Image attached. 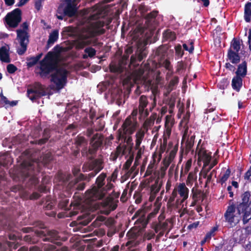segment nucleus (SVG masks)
<instances>
[{"mask_svg":"<svg viewBox=\"0 0 251 251\" xmlns=\"http://www.w3.org/2000/svg\"><path fill=\"white\" fill-rule=\"evenodd\" d=\"M229 49H231L232 50H233L234 52L239 53L241 49L240 40L239 39L234 38L230 43V47Z\"/></svg>","mask_w":251,"mask_h":251,"instance_id":"35","label":"nucleus"},{"mask_svg":"<svg viewBox=\"0 0 251 251\" xmlns=\"http://www.w3.org/2000/svg\"><path fill=\"white\" fill-rule=\"evenodd\" d=\"M42 248L44 251H67L68 250V248L66 247L59 249L50 244H45Z\"/></svg>","mask_w":251,"mask_h":251,"instance_id":"31","label":"nucleus"},{"mask_svg":"<svg viewBox=\"0 0 251 251\" xmlns=\"http://www.w3.org/2000/svg\"><path fill=\"white\" fill-rule=\"evenodd\" d=\"M4 22L12 28L17 27L22 21V11L17 8L8 13L4 18Z\"/></svg>","mask_w":251,"mask_h":251,"instance_id":"6","label":"nucleus"},{"mask_svg":"<svg viewBox=\"0 0 251 251\" xmlns=\"http://www.w3.org/2000/svg\"><path fill=\"white\" fill-rule=\"evenodd\" d=\"M36 235H31L30 234L25 236L24 240L30 243L36 244L38 242V240L36 237L41 238L43 241H49L52 243H55L58 245H60L61 243L60 242H56L58 240L59 236L58 233L55 230H37L35 232Z\"/></svg>","mask_w":251,"mask_h":251,"instance_id":"5","label":"nucleus"},{"mask_svg":"<svg viewBox=\"0 0 251 251\" xmlns=\"http://www.w3.org/2000/svg\"><path fill=\"white\" fill-rule=\"evenodd\" d=\"M75 144L77 148L87 145V140L83 136L78 135L75 139Z\"/></svg>","mask_w":251,"mask_h":251,"instance_id":"36","label":"nucleus"},{"mask_svg":"<svg viewBox=\"0 0 251 251\" xmlns=\"http://www.w3.org/2000/svg\"><path fill=\"white\" fill-rule=\"evenodd\" d=\"M163 66L168 70L171 71L172 70V67L171 66V63L170 61L166 59L163 62Z\"/></svg>","mask_w":251,"mask_h":251,"instance_id":"64","label":"nucleus"},{"mask_svg":"<svg viewBox=\"0 0 251 251\" xmlns=\"http://www.w3.org/2000/svg\"><path fill=\"white\" fill-rule=\"evenodd\" d=\"M85 54L82 55L83 59H87L88 57L93 58L96 54V50L92 47H87L84 49Z\"/></svg>","mask_w":251,"mask_h":251,"instance_id":"33","label":"nucleus"},{"mask_svg":"<svg viewBox=\"0 0 251 251\" xmlns=\"http://www.w3.org/2000/svg\"><path fill=\"white\" fill-rule=\"evenodd\" d=\"M244 19L246 23L251 22V2H247L245 5Z\"/></svg>","mask_w":251,"mask_h":251,"instance_id":"26","label":"nucleus"},{"mask_svg":"<svg viewBox=\"0 0 251 251\" xmlns=\"http://www.w3.org/2000/svg\"><path fill=\"white\" fill-rule=\"evenodd\" d=\"M101 117H103V115L101 116ZM100 117H98L97 118V120H98L97 124H96V126L95 128V131H102L105 126V122L101 119Z\"/></svg>","mask_w":251,"mask_h":251,"instance_id":"41","label":"nucleus"},{"mask_svg":"<svg viewBox=\"0 0 251 251\" xmlns=\"http://www.w3.org/2000/svg\"><path fill=\"white\" fill-rule=\"evenodd\" d=\"M76 9L72 4L67 3L66 6L64 8V14L66 16L72 17L76 13Z\"/></svg>","mask_w":251,"mask_h":251,"instance_id":"29","label":"nucleus"},{"mask_svg":"<svg viewBox=\"0 0 251 251\" xmlns=\"http://www.w3.org/2000/svg\"><path fill=\"white\" fill-rule=\"evenodd\" d=\"M57 55L55 52L49 51L40 62V72L39 74L42 78L49 77L50 75V81L53 82L58 89H62L67 80L68 72L63 68H58L57 64Z\"/></svg>","mask_w":251,"mask_h":251,"instance_id":"1","label":"nucleus"},{"mask_svg":"<svg viewBox=\"0 0 251 251\" xmlns=\"http://www.w3.org/2000/svg\"><path fill=\"white\" fill-rule=\"evenodd\" d=\"M91 150V147L90 146L88 149L87 146H84V148L81 151L82 156L83 157H86L89 160L94 159L97 153L96 152L91 153V152H90Z\"/></svg>","mask_w":251,"mask_h":251,"instance_id":"28","label":"nucleus"},{"mask_svg":"<svg viewBox=\"0 0 251 251\" xmlns=\"http://www.w3.org/2000/svg\"><path fill=\"white\" fill-rule=\"evenodd\" d=\"M196 153L198 156V161H202L203 162V167L208 166L211 159V152H207V151L204 148L201 147L199 149V145L196 149Z\"/></svg>","mask_w":251,"mask_h":251,"instance_id":"14","label":"nucleus"},{"mask_svg":"<svg viewBox=\"0 0 251 251\" xmlns=\"http://www.w3.org/2000/svg\"><path fill=\"white\" fill-rule=\"evenodd\" d=\"M27 94L29 99L34 101L42 97L46 96L47 94L45 90V86L37 82L34 83L31 89L27 90Z\"/></svg>","mask_w":251,"mask_h":251,"instance_id":"7","label":"nucleus"},{"mask_svg":"<svg viewBox=\"0 0 251 251\" xmlns=\"http://www.w3.org/2000/svg\"><path fill=\"white\" fill-rule=\"evenodd\" d=\"M106 178V174L104 173H102L97 177L96 180V186H94L92 189L86 191L90 198L95 197L99 192V190L103 187L105 183Z\"/></svg>","mask_w":251,"mask_h":251,"instance_id":"9","label":"nucleus"},{"mask_svg":"<svg viewBox=\"0 0 251 251\" xmlns=\"http://www.w3.org/2000/svg\"><path fill=\"white\" fill-rule=\"evenodd\" d=\"M118 174V170L117 169H115L113 171L111 176L108 177L107 178L110 179V180H112L113 182H115L117 179Z\"/></svg>","mask_w":251,"mask_h":251,"instance_id":"58","label":"nucleus"},{"mask_svg":"<svg viewBox=\"0 0 251 251\" xmlns=\"http://www.w3.org/2000/svg\"><path fill=\"white\" fill-rule=\"evenodd\" d=\"M138 126L136 121H132L130 116L127 117L123 123L121 127L119 129V136L124 139L125 142L130 149L133 146L132 138L130 136L136 130Z\"/></svg>","mask_w":251,"mask_h":251,"instance_id":"4","label":"nucleus"},{"mask_svg":"<svg viewBox=\"0 0 251 251\" xmlns=\"http://www.w3.org/2000/svg\"><path fill=\"white\" fill-rule=\"evenodd\" d=\"M241 202L235 207L232 204L229 205L224 214V217L231 227L235 226L241 219L243 214V222L247 224L251 219V192H244L241 195Z\"/></svg>","mask_w":251,"mask_h":251,"instance_id":"2","label":"nucleus"},{"mask_svg":"<svg viewBox=\"0 0 251 251\" xmlns=\"http://www.w3.org/2000/svg\"><path fill=\"white\" fill-rule=\"evenodd\" d=\"M241 235H243V234L240 231H237L233 233V236L235 242H240L243 240L241 238Z\"/></svg>","mask_w":251,"mask_h":251,"instance_id":"52","label":"nucleus"},{"mask_svg":"<svg viewBox=\"0 0 251 251\" xmlns=\"http://www.w3.org/2000/svg\"><path fill=\"white\" fill-rule=\"evenodd\" d=\"M177 189L176 188H175L173 190V191L172 193V194L168 200V203H170V204L172 203L175 201V199L176 198V197L177 196Z\"/></svg>","mask_w":251,"mask_h":251,"instance_id":"54","label":"nucleus"},{"mask_svg":"<svg viewBox=\"0 0 251 251\" xmlns=\"http://www.w3.org/2000/svg\"><path fill=\"white\" fill-rule=\"evenodd\" d=\"M133 160V157H130L124 164L123 169L125 170V171L128 170L132 164Z\"/></svg>","mask_w":251,"mask_h":251,"instance_id":"51","label":"nucleus"},{"mask_svg":"<svg viewBox=\"0 0 251 251\" xmlns=\"http://www.w3.org/2000/svg\"><path fill=\"white\" fill-rule=\"evenodd\" d=\"M231 171L230 169H227L224 174L222 176L219 182L223 185L229 178Z\"/></svg>","mask_w":251,"mask_h":251,"instance_id":"45","label":"nucleus"},{"mask_svg":"<svg viewBox=\"0 0 251 251\" xmlns=\"http://www.w3.org/2000/svg\"><path fill=\"white\" fill-rule=\"evenodd\" d=\"M194 42L193 40H189V45L190 47H189L186 44H183L182 45L183 49L186 50L188 51L190 53H192L194 50Z\"/></svg>","mask_w":251,"mask_h":251,"instance_id":"43","label":"nucleus"},{"mask_svg":"<svg viewBox=\"0 0 251 251\" xmlns=\"http://www.w3.org/2000/svg\"><path fill=\"white\" fill-rule=\"evenodd\" d=\"M163 37L165 40L173 41L176 39V34L175 32L170 29H167L163 33Z\"/></svg>","mask_w":251,"mask_h":251,"instance_id":"32","label":"nucleus"},{"mask_svg":"<svg viewBox=\"0 0 251 251\" xmlns=\"http://www.w3.org/2000/svg\"><path fill=\"white\" fill-rule=\"evenodd\" d=\"M197 176H196V174L193 172H190L188 174L186 183V185L188 186H191L194 181L196 179Z\"/></svg>","mask_w":251,"mask_h":251,"instance_id":"42","label":"nucleus"},{"mask_svg":"<svg viewBox=\"0 0 251 251\" xmlns=\"http://www.w3.org/2000/svg\"><path fill=\"white\" fill-rule=\"evenodd\" d=\"M192 165V160L191 159H189L186 162L185 167H184V173L185 174H187L190 170V168Z\"/></svg>","mask_w":251,"mask_h":251,"instance_id":"61","label":"nucleus"},{"mask_svg":"<svg viewBox=\"0 0 251 251\" xmlns=\"http://www.w3.org/2000/svg\"><path fill=\"white\" fill-rule=\"evenodd\" d=\"M59 32L58 30H54L50 34L46 46V48L48 49L57 40Z\"/></svg>","mask_w":251,"mask_h":251,"instance_id":"24","label":"nucleus"},{"mask_svg":"<svg viewBox=\"0 0 251 251\" xmlns=\"http://www.w3.org/2000/svg\"><path fill=\"white\" fill-rule=\"evenodd\" d=\"M176 151H177V150H175V149H174L173 150L171 151V152H170L169 160L167 161V162L165 164V166L167 167L169 166V165L170 164L172 160L175 157V156L176 155Z\"/></svg>","mask_w":251,"mask_h":251,"instance_id":"53","label":"nucleus"},{"mask_svg":"<svg viewBox=\"0 0 251 251\" xmlns=\"http://www.w3.org/2000/svg\"><path fill=\"white\" fill-rule=\"evenodd\" d=\"M145 132L142 129H139L135 134V149L136 150H139L141 145V144L144 138Z\"/></svg>","mask_w":251,"mask_h":251,"instance_id":"23","label":"nucleus"},{"mask_svg":"<svg viewBox=\"0 0 251 251\" xmlns=\"http://www.w3.org/2000/svg\"><path fill=\"white\" fill-rule=\"evenodd\" d=\"M43 55L42 53H39L36 56H33L27 58V66L28 67H31L36 65L39 61Z\"/></svg>","mask_w":251,"mask_h":251,"instance_id":"34","label":"nucleus"},{"mask_svg":"<svg viewBox=\"0 0 251 251\" xmlns=\"http://www.w3.org/2000/svg\"><path fill=\"white\" fill-rule=\"evenodd\" d=\"M54 204L52 202H47L44 206L45 210H51L53 208Z\"/></svg>","mask_w":251,"mask_h":251,"instance_id":"63","label":"nucleus"},{"mask_svg":"<svg viewBox=\"0 0 251 251\" xmlns=\"http://www.w3.org/2000/svg\"><path fill=\"white\" fill-rule=\"evenodd\" d=\"M94 171L89 173L87 176H86L84 174H80L78 177V178L80 180H86L88 181H89L91 179L94 177L99 172H97V171L93 169Z\"/></svg>","mask_w":251,"mask_h":251,"instance_id":"37","label":"nucleus"},{"mask_svg":"<svg viewBox=\"0 0 251 251\" xmlns=\"http://www.w3.org/2000/svg\"><path fill=\"white\" fill-rule=\"evenodd\" d=\"M218 230V226H214L212 227V228L207 232L205 235L206 239H211L212 236H214L215 234V232Z\"/></svg>","mask_w":251,"mask_h":251,"instance_id":"48","label":"nucleus"},{"mask_svg":"<svg viewBox=\"0 0 251 251\" xmlns=\"http://www.w3.org/2000/svg\"><path fill=\"white\" fill-rule=\"evenodd\" d=\"M93 160L89 166L85 164L83 165L82 168L83 172H85L95 169L97 171V172H99L103 169L102 164L103 161L102 158L99 157Z\"/></svg>","mask_w":251,"mask_h":251,"instance_id":"12","label":"nucleus"},{"mask_svg":"<svg viewBox=\"0 0 251 251\" xmlns=\"http://www.w3.org/2000/svg\"><path fill=\"white\" fill-rule=\"evenodd\" d=\"M16 39L19 41L20 47L17 49V52L19 55L24 54L27 50L29 42L30 35L28 32H24L21 30H16Z\"/></svg>","mask_w":251,"mask_h":251,"instance_id":"8","label":"nucleus"},{"mask_svg":"<svg viewBox=\"0 0 251 251\" xmlns=\"http://www.w3.org/2000/svg\"><path fill=\"white\" fill-rule=\"evenodd\" d=\"M226 57V60H229L233 64H237L240 62L241 57L239 53L234 52L231 49H228Z\"/></svg>","mask_w":251,"mask_h":251,"instance_id":"19","label":"nucleus"},{"mask_svg":"<svg viewBox=\"0 0 251 251\" xmlns=\"http://www.w3.org/2000/svg\"><path fill=\"white\" fill-rule=\"evenodd\" d=\"M175 52L176 55L179 57H182L184 54L183 51L182 50V47L180 44L175 47Z\"/></svg>","mask_w":251,"mask_h":251,"instance_id":"50","label":"nucleus"},{"mask_svg":"<svg viewBox=\"0 0 251 251\" xmlns=\"http://www.w3.org/2000/svg\"><path fill=\"white\" fill-rule=\"evenodd\" d=\"M155 215V213L151 212L150 213L147 218H146L144 212L142 209L138 210L132 218V220H134L135 218L139 217V218L136 221V223H139L142 224V226L146 225L149 222V221Z\"/></svg>","mask_w":251,"mask_h":251,"instance_id":"13","label":"nucleus"},{"mask_svg":"<svg viewBox=\"0 0 251 251\" xmlns=\"http://www.w3.org/2000/svg\"><path fill=\"white\" fill-rule=\"evenodd\" d=\"M127 191H128L127 188H126L124 190V191L122 193V196L120 198V200L123 202H124L127 201L126 196L127 194Z\"/></svg>","mask_w":251,"mask_h":251,"instance_id":"59","label":"nucleus"},{"mask_svg":"<svg viewBox=\"0 0 251 251\" xmlns=\"http://www.w3.org/2000/svg\"><path fill=\"white\" fill-rule=\"evenodd\" d=\"M157 14L158 12L157 11H152L147 14L145 16V19L146 20V23L148 24H150L155 19Z\"/></svg>","mask_w":251,"mask_h":251,"instance_id":"40","label":"nucleus"},{"mask_svg":"<svg viewBox=\"0 0 251 251\" xmlns=\"http://www.w3.org/2000/svg\"><path fill=\"white\" fill-rule=\"evenodd\" d=\"M0 60L5 63H9L11 62L9 50L5 46H2L0 48Z\"/></svg>","mask_w":251,"mask_h":251,"instance_id":"22","label":"nucleus"},{"mask_svg":"<svg viewBox=\"0 0 251 251\" xmlns=\"http://www.w3.org/2000/svg\"><path fill=\"white\" fill-rule=\"evenodd\" d=\"M190 113L187 112L183 117L182 119L180 122V124L184 123L185 125H187L190 118Z\"/></svg>","mask_w":251,"mask_h":251,"instance_id":"60","label":"nucleus"},{"mask_svg":"<svg viewBox=\"0 0 251 251\" xmlns=\"http://www.w3.org/2000/svg\"><path fill=\"white\" fill-rule=\"evenodd\" d=\"M124 67L122 65H120L119 63H118V65H112L110 66V70L111 72L113 73H122L123 71V69Z\"/></svg>","mask_w":251,"mask_h":251,"instance_id":"47","label":"nucleus"},{"mask_svg":"<svg viewBox=\"0 0 251 251\" xmlns=\"http://www.w3.org/2000/svg\"><path fill=\"white\" fill-rule=\"evenodd\" d=\"M50 136V130L48 128H46L43 131L42 138L38 140H34L31 142V143L33 144L42 146L45 144L48 141Z\"/></svg>","mask_w":251,"mask_h":251,"instance_id":"18","label":"nucleus"},{"mask_svg":"<svg viewBox=\"0 0 251 251\" xmlns=\"http://www.w3.org/2000/svg\"><path fill=\"white\" fill-rule=\"evenodd\" d=\"M104 136L101 133H96L90 138L89 146L91 147L90 152H96L100 149L103 145Z\"/></svg>","mask_w":251,"mask_h":251,"instance_id":"10","label":"nucleus"},{"mask_svg":"<svg viewBox=\"0 0 251 251\" xmlns=\"http://www.w3.org/2000/svg\"><path fill=\"white\" fill-rule=\"evenodd\" d=\"M7 71L9 74L15 73L18 70L17 67L13 64H9L6 67Z\"/></svg>","mask_w":251,"mask_h":251,"instance_id":"49","label":"nucleus"},{"mask_svg":"<svg viewBox=\"0 0 251 251\" xmlns=\"http://www.w3.org/2000/svg\"><path fill=\"white\" fill-rule=\"evenodd\" d=\"M147 55V51L146 49H139L137 51L135 55H131L130 59V66L136 67L139 64L138 62H140L145 58Z\"/></svg>","mask_w":251,"mask_h":251,"instance_id":"15","label":"nucleus"},{"mask_svg":"<svg viewBox=\"0 0 251 251\" xmlns=\"http://www.w3.org/2000/svg\"><path fill=\"white\" fill-rule=\"evenodd\" d=\"M191 191V196L193 200H196L197 201L201 200L202 201L204 200L205 194L201 190L195 189L193 187Z\"/></svg>","mask_w":251,"mask_h":251,"instance_id":"30","label":"nucleus"},{"mask_svg":"<svg viewBox=\"0 0 251 251\" xmlns=\"http://www.w3.org/2000/svg\"><path fill=\"white\" fill-rule=\"evenodd\" d=\"M189 190L188 188L186 186L185 183H180L177 187V192H178L180 197L182 198L181 201H180V204H183L185 200L188 198Z\"/></svg>","mask_w":251,"mask_h":251,"instance_id":"17","label":"nucleus"},{"mask_svg":"<svg viewBox=\"0 0 251 251\" xmlns=\"http://www.w3.org/2000/svg\"><path fill=\"white\" fill-rule=\"evenodd\" d=\"M235 75L242 77H245L247 74V62L245 60L237 66Z\"/></svg>","mask_w":251,"mask_h":251,"instance_id":"21","label":"nucleus"},{"mask_svg":"<svg viewBox=\"0 0 251 251\" xmlns=\"http://www.w3.org/2000/svg\"><path fill=\"white\" fill-rule=\"evenodd\" d=\"M105 22L103 20H99L92 22L88 27L82 29L75 41V49L81 50L90 45L92 44L91 38L105 32V30L103 28Z\"/></svg>","mask_w":251,"mask_h":251,"instance_id":"3","label":"nucleus"},{"mask_svg":"<svg viewBox=\"0 0 251 251\" xmlns=\"http://www.w3.org/2000/svg\"><path fill=\"white\" fill-rule=\"evenodd\" d=\"M149 103L148 98L145 95H142L139 99V113L141 115L145 114L146 116H148L149 113L147 109H145Z\"/></svg>","mask_w":251,"mask_h":251,"instance_id":"16","label":"nucleus"},{"mask_svg":"<svg viewBox=\"0 0 251 251\" xmlns=\"http://www.w3.org/2000/svg\"><path fill=\"white\" fill-rule=\"evenodd\" d=\"M18 103L17 101L13 100L10 101L7 98L3 96L2 92L0 94V106H14Z\"/></svg>","mask_w":251,"mask_h":251,"instance_id":"27","label":"nucleus"},{"mask_svg":"<svg viewBox=\"0 0 251 251\" xmlns=\"http://www.w3.org/2000/svg\"><path fill=\"white\" fill-rule=\"evenodd\" d=\"M241 76L236 75L233 76L231 81V86L233 90L239 92L243 85V78Z\"/></svg>","mask_w":251,"mask_h":251,"instance_id":"20","label":"nucleus"},{"mask_svg":"<svg viewBox=\"0 0 251 251\" xmlns=\"http://www.w3.org/2000/svg\"><path fill=\"white\" fill-rule=\"evenodd\" d=\"M162 185V180H160L159 176H158L155 179L154 183L151 185L150 187V193L157 194L160 191Z\"/></svg>","mask_w":251,"mask_h":251,"instance_id":"25","label":"nucleus"},{"mask_svg":"<svg viewBox=\"0 0 251 251\" xmlns=\"http://www.w3.org/2000/svg\"><path fill=\"white\" fill-rule=\"evenodd\" d=\"M73 205L74 206V209L73 210L71 211L69 213L70 217L76 215L78 213V210L80 207V204L77 202L75 204L71 203L70 206H72Z\"/></svg>","mask_w":251,"mask_h":251,"instance_id":"44","label":"nucleus"},{"mask_svg":"<svg viewBox=\"0 0 251 251\" xmlns=\"http://www.w3.org/2000/svg\"><path fill=\"white\" fill-rule=\"evenodd\" d=\"M129 56L124 54L122 57L121 59L119 60V64L120 65L124 67L127 64V61H128Z\"/></svg>","mask_w":251,"mask_h":251,"instance_id":"55","label":"nucleus"},{"mask_svg":"<svg viewBox=\"0 0 251 251\" xmlns=\"http://www.w3.org/2000/svg\"><path fill=\"white\" fill-rule=\"evenodd\" d=\"M195 139V135H194L191 136L187 139L185 145L186 151L187 152L191 151V149H192L194 146Z\"/></svg>","mask_w":251,"mask_h":251,"instance_id":"39","label":"nucleus"},{"mask_svg":"<svg viewBox=\"0 0 251 251\" xmlns=\"http://www.w3.org/2000/svg\"><path fill=\"white\" fill-rule=\"evenodd\" d=\"M106 180L107 184L103 188V190L106 191L111 190L114 187V185L111 183L112 180L108 178L106 179Z\"/></svg>","mask_w":251,"mask_h":251,"instance_id":"57","label":"nucleus"},{"mask_svg":"<svg viewBox=\"0 0 251 251\" xmlns=\"http://www.w3.org/2000/svg\"><path fill=\"white\" fill-rule=\"evenodd\" d=\"M155 235V233L152 231L146 232L145 234V237L148 240H150L153 238Z\"/></svg>","mask_w":251,"mask_h":251,"instance_id":"62","label":"nucleus"},{"mask_svg":"<svg viewBox=\"0 0 251 251\" xmlns=\"http://www.w3.org/2000/svg\"><path fill=\"white\" fill-rule=\"evenodd\" d=\"M69 202V201L68 199H66L64 200H62L59 202L58 204V206L61 208L66 209L67 208Z\"/></svg>","mask_w":251,"mask_h":251,"instance_id":"56","label":"nucleus"},{"mask_svg":"<svg viewBox=\"0 0 251 251\" xmlns=\"http://www.w3.org/2000/svg\"><path fill=\"white\" fill-rule=\"evenodd\" d=\"M178 81V77L176 76H174L170 80L167 88V92L168 94H169L174 89V87L177 84Z\"/></svg>","mask_w":251,"mask_h":251,"instance_id":"38","label":"nucleus"},{"mask_svg":"<svg viewBox=\"0 0 251 251\" xmlns=\"http://www.w3.org/2000/svg\"><path fill=\"white\" fill-rule=\"evenodd\" d=\"M52 159V155L50 151H48L43 155V161L45 164L49 163Z\"/></svg>","mask_w":251,"mask_h":251,"instance_id":"46","label":"nucleus"},{"mask_svg":"<svg viewBox=\"0 0 251 251\" xmlns=\"http://www.w3.org/2000/svg\"><path fill=\"white\" fill-rule=\"evenodd\" d=\"M136 73L138 78L142 79L143 85L144 86L145 90L149 91L151 90L152 93H154L156 87L154 86L151 79L145 77L143 75L144 70L140 68L136 71Z\"/></svg>","mask_w":251,"mask_h":251,"instance_id":"11","label":"nucleus"}]
</instances>
